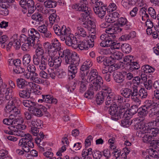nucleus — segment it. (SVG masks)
<instances>
[{
  "label": "nucleus",
  "instance_id": "1",
  "mask_svg": "<svg viewBox=\"0 0 159 159\" xmlns=\"http://www.w3.org/2000/svg\"><path fill=\"white\" fill-rule=\"evenodd\" d=\"M87 4H83L82 5H78L77 4H74L72 6V8L77 11H82L83 12L80 14V17L79 18V20L83 22V27L85 28H88L90 27L89 25H91L92 23V21L91 20H89L90 18V10L87 6Z\"/></svg>",
  "mask_w": 159,
  "mask_h": 159
},
{
  "label": "nucleus",
  "instance_id": "2",
  "mask_svg": "<svg viewBox=\"0 0 159 159\" xmlns=\"http://www.w3.org/2000/svg\"><path fill=\"white\" fill-rule=\"evenodd\" d=\"M93 80H94L93 84H89V89H100L101 84L103 83V80L101 77L98 75V72L95 69L92 70L89 73L87 77L86 82L89 83Z\"/></svg>",
  "mask_w": 159,
  "mask_h": 159
},
{
  "label": "nucleus",
  "instance_id": "3",
  "mask_svg": "<svg viewBox=\"0 0 159 159\" xmlns=\"http://www.w3.org/2000/svg\"><path fill=\"white\" fill-rule=\"evenodd\" d=\"M114 102V104H111L109 109V114L111 115V118L114 120H117L124 117L123 113H124L125 110L120 109Z\"/></svg>",
  "mask_w": 159,
  "mask_h": 159
},
{
  "label": "nucleus",
  "instance_id": "4",
  "mask_svg": "<svg viewBox=\"0 0 159 159\" xmlns=\"http://www.w3.org/2000/svg\"><path fill=\"white\" fill-rule=\"evenodd\" d=\"M67 32L63 36L61 37V40L65 41L66 44L69 46H71L74 49L77 48L78 42L76 38L74 37V35L71 34L70 31H67Z\"/></svg>",
  "mask_w": 159,
  "mask_h": 159
},
{
  "label": "nucleus",
  "instance_id": "5",
  "mask_svg": "<svg viewBox=\"0 0 159 159\" xmlns=\"http://www.w3.org/2000/svg\"><path fill=\"white\" fill-rule=\"evenodd\" d=\"M30 111L32 114L39 117L42 116L43 115V113L47 116L50 115L48 112L47 111V108L43 105H40L39 107H37L36 103L35 106L30 108Z\"/></svg>",
  "mask_w": 159,
  "mask_h": 159
},
{
  "label": "nucleus",
  "instance_id": "6",
  "mask_svg": "<svg viewBox=\"0 0 159 159\" xmlns=\"http://www.w3.org/2000/svg\"><path fill=\"white\" fill-rule=\"evenodd\" d=\"M26 127L25 125L20 124L16 126L10 125L8 128L10 131L11 134L23 136L24 134V132L22 130L26 129Z\"/></svg>",
  "mask_w": 159,
  "mask_h": 159
},
{
  "label": "nucleus",
  "instance_id": "7",
  "mask_svg": "<svg viewBox=\"0 0 159 159\" xmlns=\"http://www.w3.org/2000/svg\"><path fill=\"white\" fill-rule=\"evenodd\" d=\"M80 59L76 53H72L71 55L66 59H63V61L65 65H74L75 64L76 65H79Z\"/></svg>",
  "mask_w": 159,
  "mask_h": 159
},
{
  "label": "nucleus",
  "instance_id": "8",
  "mask_svg": "<svg viewBox=\"0 0 159 159\" xmlns=\"http://www.w3.org/2000/svg\"><path fill=\"white\" fill-rule=\"evenodd\" d=\"M29 37L28 39L31 41H33L34 43H36V40H38L40 37V35L38 31L32 28L28 30Z\"/></svg>",
  "mask_w": 159,
  "mask_h": 159
},
{
  "label": "nucleus",
  "instance_id": "9",
  "mask_svg": "<svg viewBox=\"0 0 159 159\" xmlns=\"http://www.w3.org/2000/svg\"><path fill=\"white\" fill-rule=\"evenodd\" d=\"M159 125V116L157 117L155 120L150 122L145 125V133H148L151 129L155 127H158V124Z\"/></svg>",
  "mask_w": 159,
  "mask_h": 159
},
{
  "label": "nucleus",
  "instance_id": "10",
  "mask_svg": "<svg viewBox=\"0 0 159 159\" xmlns=\"http://www.w3.org/2000/svg\"><path fill=\"white\" fill-rule=\"evenodd\" d=\"M33 47L35 49V55L38 57H41L45 56V53L41 44L36 42L35 44H34Z\"/></svg>",
  "mask_w": 159,
  "mask_h": 159
},
{
  "label": "nucleus",
  "instance_id": "11",
  "mask_svg": "<svg viewBox=\"0 0 159 159\" xmlns=\"http://www.w3.org/2000/svg\"><path fill=\"white\" fill-rule=\"evenodd\" d=\"M106 63H104V65L107 66V67L106 66L102 70V73L103 76L105 75V74L106 75L107 74L109 73V71H110V69L112 68L111 71H113L115 70V69L117 67L116 66V65H114L113 64H112V62L109 60H106Z\"/></svg>",
  "mask_w": 159,
  "mask_h": 159
},
{
  "label": "nucleus",
  "instance_id": "12",
  "mask_svg": "<svg viewBox=\"0 0 159 159\" xmlns=\"http://www.w3.org/2000/svg\"><path fill=\"white\" fill-rule=\"evenodd\" d=\"M42 99H39L38 102L42 103L43 102L48 103L50 104H56L57 102V99L51 97L49 95H42Z\"/></svg>",
  "mask_w": 159,
  "mask_h": 159
},
{
  "label": "nucleus",
  "instance_id": "13",
  "mask_svg": "<svg viewBox=\"0 0 159 159\" xmlns=\"http://www.w3.org/2000/svg\"><path fill=\"white\" fill-rule=\"evenodd\" d=\"M53 29L55 33L58 36H61V37L63 36L67 32V31L69 30L64 25H63L61 28H60L57 25H55L53 26Z\"/></svg>",
  "mask_w": 159,
  "mask_h": 159
},
{
  "label": "nucleus",
  "instance_id": "14",
  "mask_svg": "<svg viewBox=\"0 0 159 159\" xmlns=\"http://www.w3.org/2000/svg\"><path fill=\"white\" fill-rule=\"evenodd\" d=\"M31 18L34 20L32 21V23L34 25L39 24L43 20V15L38 12L34 14L32 16Z\"/></svg>",
  "mask_w": 159,
  "mask_h": 159
},
{
  "label": "nucleus",
  "instance_id": "15",
  "mask_svg": "<svg viewBox=\"0 0 159 159\" xmlns=\"http://www.w3.org/2000/svg\"><path fill=\"white\" fill-rule=\"evenodd\" d=\"M107 96V93L104 91H101L97 93L95 96L96 102L98 105L101 104L104 101V98Z\"/></svg>",
  "mask_w": 159,
  "mask_h": 159
},
{
  "label": "nucleus",
  "instance_id": "16",
  "mask_svg": "<svg viewBox=\"0 0 159 159\" xmlns=\"http://www.w3.org/2000/svg\"><path fill=\"white\" fill-rule=\"evenodd\" d=\"M26 3L25 5V7L23 8L25 9H28L29 13H33L36 9V7H35L34 6V1L33 0H28Z\"/></svg>",
  "mask_w": 159,
  "mask_h": 159
},
{
  "label": "nucleus",
  "instance_id": "17",
  "mask_svg": "<svg viewBox=\"0 0 159 159\" xmlns=\"http://www.w3.org/2000/svg\"><path fill=\"white\" fill-rule=\"evenodd\" d=\"M24 134L23 136H20L23 137V139H24L25 141L27 143L28 146L31 148H33L34 147V144L31 135L29 134H26L24 132Z\"/></svg>",
  "mask_w": 159,
  "mask_h": 159
},
{
  "label": "nucleus",
  "instance_id": "18",
  "mask_svg": "<svg viewBox=\"0 0 159 159\" xmlns=\"http://www.w3.org/2000/svg\"><path fill=\"white\" fill-rule=\"evenodd\" d=\"M106 7H99V8H95L93 9L94 13L99 17L102 19L105 16L107 11Z\"/></svg>",
  "mask_w": 159,
  "mask_h": 159
},
{
  "label": "nucleus",
  "instance_id": "19",
  "mask_svg": "<svg viewBox=\"0 0 159 159\" xmlns=\"http://www.w3.org/2000/svg\"><path fill=\"white\" fill-rule=\"evenodd\" d=\"M11 106L7 105L5 107L4 110L7 113L11 112L13 114L14 116H16L19 114L20 111L16 107L10 106Z\"/></svg>",
  "mask_w": 159,
  "mask_h": 159
},
{
  "label": "nucleus",
  "instance_id": "20",
  "mask_svg": "<svg viewBox=\"0 0 159 159\" xmlns=\"http://www.w3.org/2000/svg\"><path fill=\"white\" fill-rule=\"evenodd\" d=\"M78 65H76V64H75L74 65H71L68 66V74L69 76H70L71 77L72 79L75 78V74L78 71L77 66Z\"/></svg>",
  "mask_w": 159,
  "mask_h": 159
},
{
  "label": "nucleus",
  "instance_id": "21",
  "mask_svg": "<svg viewBox=\"0 0 159 159\" xmlns=\"http://www.w3.org/2000/svg\"><path fill=\"white\" fill-rule=\"evenodd\" d=\"M113 76L114 80L118 83H121L125 80L124 75L120 72H116L113 73Z\"/></svg>",
  "mask_w": 159,
  "mask_h": 159
},
{
  "label": "nucleus",
  "instance_id": "22",
  "mask_svg": "<svg viewBox=\"0 0 159 159\" xmlns=\"http://www.w3.org/2000/svg\"><path fill=\"white\" fill-rule=\"evenodd\" d=\"M93 63L92 61L89 59H87L84 62L80 68V71L85 72L88 71L89 68L92 66Z\"/></svg>",
  "mask_w": 159,
  "mask_h": 159
},
{
  "label": "nucleus",
  "instance_id": "23",
  "mask_svg": "<svg viewBox=\"0 0 159 159\" xmlns=\"http://www.w3.org/2000/svg\"><path fill=\"white\" fill-rule=\"evenodd\" d=\"M156 104L153 100L148 99L145 101L143 106L148 110L149 108H151L149 111L150 112V111H152V110H155V107L156 106Z\"/></svg>",
  "mask_w": 159,
  "mask_h": 159
},
{
  "label": "nucleus",
  "instance_id": "24",
  "mask_svg": "<svg viewBox=\"0 0 159 159\" xmlns=\"http://www.w3.org/2000/svg\"><path fill=\"white\" fill-rule=\"evenodd\" d=\"M0 95L5 97L6 100H10L14 96L12 90H0Z\"/></svg>",
  "mask_w": 159,
  "mask_h": 159
},
{
  "label": "nucleus",
  "instance_id": "25",
  "mask_svg": "<svg viewBox=\"0 0 159 159\" xmlns=\"http://www.w3.org/2000/svg\"><path fill=\"white\" fill-rule=\"evenodd\" d=\"M141 78L137 76L134 78L132 82L133 83L132 88L134 89H137L138 88L140 89H144L143 88L141 87Z\"/></svg>",
  "mask_w": 159,
  "mask_h": 159
},
{
  "label": "nucleus",
  "instance_id": "26",
  "mask_svg": "<svg viewBox=\"0 0 159 159\" xmlns=\"http://www.w3.org/2000/svg\"><path fill=\"white\" fill-rule=\"evenodd\" d=\"M36 43H34L33 41H31V40L28 39V42L24 43L22 45L21 48L23 51H29L30 50L31 47H33L34 44H35Z\"/></svg>",
  "mask_w": 159,
  "mask_h": 159
},
{
  "label": "nucleus",
  "instance_id": "27",
  "mask_svg": "<svg viewBox=\"0 0 159 159\" xmlns=\"http://www.w3.org/2000/svg\"><path fill=\"white\" fill-rule=\"evenodd\" d=\"M46 45H47L48 47V52L49 56L50 57H54L57 54V52L59 51L55 48L52 46L49 43H45Z\"/></svg>",
  "mask_w": 159,
  "mask_h": 159
},
{
  "label": "nucleus",
  "instance_id": "28",
  "mask_svg": "<svg viewBox=\"0 0 159 159\" xmlns=\"http://www.w3.org/2000/svg\"><path fill=\"white\" fill-rule=\"evenodd\" d=\"M50 23L51 25L54 23H57L60 21V18L59 16H57L55 13H52L49 17Z\"/></svg>",
  "mask_w": 159,
  "mask_h": 159
},
{
  "label": "nucleus",
  "instance_id": "29",
  "mask_svg": "<svg viewBox=\"0 0 159 159\" xmlns=\"http://www.w3.org/2000/svg\"><path fill=\"white\" fill-rule=\"evenodd\" d=\"M145 125H143L142 122H137L135 125L134 128L135 129L139 130L138 132H139V134H141L145 133Z\"/></svg>",
  "mask_w": 159,
  "mask_h": 159
},
{
  "label": "nucleus",
  "instance_id": "30",
  "mask_svg": "<svg viewBox=\"0 0 159 159\" xmlns=\"http://www.w3.org/2000/svg\"><path fill=\"white\" fill-rule=\"evenodd\" d=\"M18 34H15L13 35L11 38V39L13 40V47L16 49H18L20 47L21 44L19 41V40L17 39Z\"/></svg>",
  "mask_w": 159,
  "mask_h": 159
},
{
  "label": "nucleus",
  "instance_id": "31",
  "mask_svg": "<svg viewBox=\"0 0 159 159\" xmlns=\"http://www.w3.org/2000/svg\"><path fill=\"white\" fill-rule=\"evenodd\" d=\"M147 11V8L144 7L141 8L139 11V15L140 17L141 18L143 21L145 20V18H149V16L146 13Z\"/></svg>",
  "mask_w": 159,
  "mask_h": 159
},
{
  "label": "nucleus",
  "instance_id": "32",
  "mask_svg": "<svg viewBox=\"0 0 159 159\" xmlns=\"http://www.w3.org/2000/svg\"><path fill=\"white\" fill-rule=\"evenodd\" d=\"M75 34L79 36L83 37H86L87 35V33L85 30L81 26H78L77 27Z\"/></svg>",
  "mask_w": 159,
  "mask_h": 159
},
{
  "label": "nucleus",
  "instance_id": "33",
  "mask_svg": "<svg viewBox=\"0 0 159 159\" xmlns=\"http://www.w3.org/2000/svg\"><path fill=\"white\" fill-rule=\"evenodd\" d=\"M20 103H21V102L19 98H12L9 100L7 105L16 107Z\"/></svg>",
  "mask_w": 159,
  "mask_h": 159
},
{
  "label": "nucleus",
  "instance_id": "34",
  "mask_svg": "<svg viewBox=\"0 0 159 159\" xmlns=\"http://www.w3.org/2000/svg\"><path fill=\"white\" fill-rule=\"evenodd\" d=\"M28 83L23 79H18L17 80V86L20 89H23L25 87L28 86Z\"/></svg>",
  "mask_w": 159,
  "mask_h": 159
},
{
  "label": "nucleus",
  "instance_id": "35",
  "mask_svg": "<svg viewBox=\"0 0 159 159\" xmlns=\"http://www.w3.org/2000/svg\"><path fill=\"white\" fill-rule=\"evenodd\" d=\"M122 107L120 108V109H124L125 110L124 113H123L124 117L126 118L128 116V114L129 115V111H128V107L130 106V104L128 103H126V101L124 102L121 105Z\"/></svg>",
  "mask_w": 159,
  "mask_h": 159
},
{
  "label": "nucleus",
  "instance_id": "36",
  "mask_svg": "<svg viewBox=\"0 0 159 159\" xmlns=\"http://www.w3.org/2000/svg\"><path fill=\"white\" fill-rule=\"evenodd\" d=\"M29 90H21L19 93V95L23 98H28L30 97V91Z\"/></svg>",
  "mask_w": 159,
  "mask_h": 159
},
{
  "label": "nucleus",
  "instance_id": "37",
  "mask_svg": "<svg viewBox=\"0 0 159 159\" xmlns=\"http://www.w3.org/2000/svg\"><path fill=\"white\" fill-rule=\"evenodd\" d=\"M106 33L107 34L108 37L111 38V39H115L116 36V34L113 27L108 28L106 30Z\"/></svg>",
  "mask_w": 159,
  "mask_h": 159
},
{
  "label": "nucleus",
  "instance_id": "38",
  "mask_svg": "<svg viewBox=\"0 0 159 159\" xmlns=\"http://www.w3.org/2000/svg\"><path fill=\"white\" fill-rule=\"evenodd\" d=\"M154 139L152 135L148 134H145L142 137V140L143 142L146 143H150L152 145V141Z\"/></svg>",
  "mask_w": 159,
  "mask_h": 159
},
{
  "label": "nucleus",
  "instance_id": "39",
  "mask_svg": "<svg viewBox=\"0 0 159 159\" xmlns=\"http://www.w3.org/2000/svg\"><path fill=\"white\" fill-rule=\"evenodd\" d=\"M44 5L45 7L50 8L55 7L57 4L55 1L52 0H47L44 2Z\"/></svg>",
  "mask_w": 159,
  "mask_h": 159
},
{
  "label": "nucleus",
  "instance_id": "40",
  "mask_svg": "<svg viewBox=\"0 0 159 159\" xmlns=\"http://www.w3.org/2000/svg\"><path fill=\"white\" fill-rule=\"evenodd\" d=\"M59 54L60 57H64V59H66V58H67L71 55L70 51L68 49H66L62 51H60Z\"/></svg>",
  "mask_w": 159,
  "mask_h": 159
},
{
  "label": "nucleus",
  "instance_id": "41",
  "mask_svg": "<svg viewBox=\"0 0 159 159\" xmlns=\"http://www.w3.org/2000/svg\"><path fill=\"white\" fill-rule=\"evenodd\" d=\"M126 118L124 117H122L123 119L121 121V124L122 126L127 127L130 125L131 124V122L129 121V117L128 116Z\"/></svg>",
  "mask_w": 159,
  "mask_h": 159
},
{
  "label": "nucleus",
  "instance_id": "42",
  "mask_svg": "<svg viewBox=\"0 0 159 159\" xmlns=\"http://www.w3.org/2000/svg\"><path fill=\"white\" fill-rule=\"evenodd\" d=\"M52 46L56 48L57 50L59 51L61 49V45L59 41L56 39H53L51 43L50 44Z\"/></svg>",
  "mask_w": 159,
  "mask_h": 159
},
{
  "label": "nucleus",
  "instance_id": "43",
  "mask_svg": "<svg viewBox=\"0 0 159 159\" xmlns=\"http://www.w3.org/2000/svg\"><path fill=\"white\" fill-rule=\"evenodd\" d=\"M88 43L86 40L80 41L79 43V44H78L77 48L78 47L81 50H88V49L87 45Z\"/></svg>",
  "mask_w": 159,
  "mask_h": 159
},
{
  "label": "nucleus",
  "instance_id": "44",
  "mask_svg": "<svg viewBox=\"0 0 159 159\" xmlns=\"http://www.w3.org/2000/svg\"><path fill=\"white\" fill-rule=\"evenodd\" d=\"M120 48L122 51L125 53H129L131 51V47L128 44H123L121 45Z\"/></svg>",
  "mask_w": 159,
  "mask_h": 159
},
{
  "label": "nucleus",
  "instance_id": "45",
  "mask_svg": "<svg viewBox=\"0 0 159 159\" xmlns=\"http://www.w3.org/2000/svg\"><path fill=\"white\" fill-rule=\"evenodd\" d=\"M139 116L140 117H143L146 116L148 112V110L143 106L139 109Z\"/></svg>",
  "mask_w": 159,
  "mask_h": 159
},
{
  "label": "nucleus",
  "instance_id": "46",
  "mask_svg": "<svg viewBox=\"0 0 159 159\" xmlns=\"http://www.w3.org/2000/svg\"><path fill=\"white\" fill-rule=\"evenodd\" d=\"M23 105L25 107L32 108L36 105V103L29 100H24L22 102Z\"/></svg>",
  "mask_w": 159,
  "mask_h": 159
},
{
  "label": "nucleus",
  "instance_id": "47",
  "mask_svg": "<svg viewBox=\"0 0 159 159\" xmlns=\"http://www.w3.org/2000/svg\"><path fill=\"white\" fill-rule=\"evenodd\" d=\"M31 61V56L29 54L25 55L22 59L23 64L24 66H26L29 64Z\"/></svg>",
  "mask_w": 159,
  "mask_h": 159
},
{
  "label": "nucleus",
  "instance_id": "48",
  "mask_svg": "<svg viewBox=\"0 0 159 159\" xmlns=\"http://www.w3.org/2000/svg\"><path fill=\"white\" fill-rule=\"evenodd\" d=\"M142 70H143L144 73H146L153 72L155 69L148 65H145L142 67Z\"/></svg>",
  "mask_w": 159,
  "mask_h": 159
},
{
  "label": "nucleus",
  "instance_id": "49",
  "mask_svg": "<svg viewBox=\"0 0 159 159\" xmlns=\"http://www.w3.org/2000/svg\"><path fill=\"white\" fill-rule=\"evenodd\" d=\"M94 95V92L93 90H87L84 94V96L88 99H91L93 98Z\"/></svg>",
  "mask_w": 159,
  "mask_h": 159
},
{
  "label": "nucleus",
  "instance_id": "50",
  "mask_svg": "<svg viewBox=\"0 0 159 159\" xmlns=\"http://www.w3.org/2000/svg\"><path fill=\"white\" fill-rule=\"evenodd\" d=\"M123 56V54L121 52L117 51H115L114 50L112 56L115 59L119 60L122 59Z\"/></svg>",
  "mask_w": 159,
  "mask_h": 159
},
{
  "label": "nucleus",
  "instance_id": "51",
  "mask_svg": "<svg viewBox=\"0 0 159 159\" xmlns=\"http://www.w3.org/2000/svg\"><path fill=\"white\" fill-rule=\"evenodd\" d=\"M152 28H147L146 30V32L148 35H151L154 39H156L157 38L158 35L156 32H154V31Z\"/></svg>",
  "mask_w": 159,
  "mask_h": 159
},
{
  "label": "nucleus",
  "instance_id": "52",
  "mask_svg": "<svg viewBox=\"0 0 159 159\" xmlns=\"http://www.w3.org/2000/svg\"><path fill=\"white\" fill-rule=\"evenodd\" d=\"M127 22V20L125 18L121 17L118 19L116 24L119 25L120 26H123L126 25Z\"/></svg>",
  "mask_w": 159,
  "mask_h": 159
},
{
  "label": "nucleus",
  "instance_id": "53",
  "mask_svg": "<svg viewBox=\"0 0 159 159\" xmlns=\"http://www.w3.org/2000/svg\"><path fill=\"white\" fill-rule=\"evenodd\" d=\"M8 40V38L6 35H3L0 37V44L2 48L5 47L4 44Z\"/></svg>",
  "mask_w": 159,
  "mask_h": 159
},
{
  "label": "nucleus",
  "instance_id": "54",
  "mask_svg": "<svg viewBox=\"0 0 159 159\" xmlns=\"http://www.w3.org/2000/svg\"><path fill=\"white\" fill-rule=\"evenodd\" d=\"M48 74L52 79H54L57 76V71L51 68H49L48 70Z\"/></svg>",
  "mask_w": 159,
  "mask_h": 159
},
{
  "label": "nucleus",
  "instance_id": "55",
  "mask_svg": "<svg viewBox=\"0 0 159 159\" xmlns=\"http://www.w3.org/2000/svg\"><path fill=\"white\" fill-rule=\"evenodd\" d=\"M61 61V59L60 57H54V67L56 68L60 66Z\"/></svg>",
  "mask_w": 159,
  "mask_h": 159
},
{
  "label": "nucleus",
  "instance_id": "56",
  "mask_svg": "<svg viewBox=\"0 0 159 159\" xmlns=\"http://www.w3.org/2000/svg\"><path fill=\"white\" fill-rule=\"evenodd\" d=\"M66 75V73L62 69H58L57 71V76L59 78H63Z\"/></svg>",
  "mask_w": 159,
  "mask_h": 159
},
{
  "label": "nucleus",
  "instance_id": "57",
  "mask_svg": "<svg viewBox=\"0 0 159 159\" xmlns=\"http://www.w3.org/2000/svg\"><path fill=\"white\" fill-rule=\"evenodd\" d=\"M148 14L152 19H156V18L155 11L153 7H149L148 8Z\"/></svg>",
  "mask_w": 159,
  "mask_h": 159
},
{
  "label": "nucleus",
  "instance_id": "58",
  "mask_svg": "<svg viewBox=\"0 0 159 159\" xmlns=\"http://www.w3.org/2000/svg\"><path fill=\"white\" fill-rule=\"evenodd\" d=\"M92 155L94 159H100L102 156L101 152L96 150L93 151Z\"/></svg>",
  "mask_w": 159,
  "mask_h": 159
},
{
  "label": "nucleus",
  "instance_id": "59",
  "mask_svg": "<svg viewBox=\"0 0 159 159\" xmlns=\"http://www.w3.org/2000/svg\"><path fill=\"white\" fill-rule=\"evenodd\" d=\"M116 100L117 101L118 105L120 106L122 105L124 102H125L126 99L123 98L120 95H117V97H116L115 100Z\"/></svg>",
  "mask_w": 159,
  "mask_h": 159
},
{
  "label": "nucleus",
  "instance_id": "60",
  "mask_svg": "<svg viewBox=\"0 0 159 159\" xmlns=\"http://www.w3.org/2000/svg\"><path fill=\"white\" fill-rule=\"evenodd\" d=\"M138 93L139 96L142 99L145 98L148 95L147 90H139Z\"/></svg>",
  "mask_w": 159,
  "mask_h": 159
},
{
  "label": "nucleus",
  "instance_id": "61",
  "mask_svg": "<svg viewBox=\"0 0 159 159\" xmlns=\"http://www.w3.org/2000/svg\"><path fill=\"white\" fill-rule=\"evenodd\" d=\"M134 32L130 33L128 34H125L122 35L120 38V40L121 41H127L130 39L131 38H133L134 37H132L131 34Z\"/></svg>",
  "mask_w": 159,
  "mask_h": 159
},
{
  "label": "nucleus",
  "instance_id": "62",
  "mask_svg": "<svg viewBox=\"0 0 159 159\" xmlns=\"http://www.w3.org/2000/svg\"><path fill=\"white\" fill-rule=\"evenodd\" d=\"M14 72L16 74H21L25 71V69L20 66L16 67L13 69Z\"/></svg>",
  "mask_w": 159,
  "mask_h": 159
},
{
  "label": "nucleus",
  "instance_id": "63",
  "mask_svg": "<svg viewBox=\"0 0 159 159\" xmlns=\"http://www.w3.org/2000/svg\"><path fill=\"white\" fill-rule=\"evenodd\" d=\"M31 124L32 127H35L37 128L38 127H41L42 124V121L40 120H32L31 121Z\"/></svg>",
  "mask_w": 159,
  "mask_h": 159
},
{
  "label": "nucleus",
  "instance_id": "64",
  "mask_svg": "<svg viewBox=\"0 0 159 159\" xmlns=\"http://www.w3.org/2000/svg\"><path fill=\"white\" fill-rule=\"evenodd\" d=\"M121 94L125 98H129L130 95L132 90H121Z\"/></svg>",
  "mask_w": 159,
  "mask_h": 159
}]
</instances>
